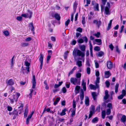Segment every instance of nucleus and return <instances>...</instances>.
Wrapping results in <instances>:
<instances>
[{
    "label": "nucleus",
    "mask_w": 126,
    "mask_h": 126,
    "mask_svg": "<svg viewBox=\"0 0 126 126\" xmlns=\"http://www.w3.org/2000/svg\"><path fill=\"white\" fill-rule=\"evenodd\" d=\"M79 48L81 50L75 49L73 51V55L74 58L77 56L80 57L81 58L84 57L85 56L84 51L86 48L85 46L84 45H81L79 46Z\"/></svg>",
    "instance_id": "1"
},
{
    "label": "nucleus",
    "mask_w": 126,
    "mask_h": 126,
    "mask_svg": "<svg viewBox=\"0 0 126 126\" xmlns=\"http://www.w3.org/2000/svg\"><path fill=\"white\" fill-rule=\"evenodd\" d=\"M20 95L19 93H17L15 95H13L11 97L9 98L11 103L12 104L14 103V100L16 102L17 99Z\"/></svg>",
    "instance_id": "2"
},
{
    "label": "nucleus",
    "mask_w": 126,
    "mask_h": 126,
    "mask_svg": "<svg viewBox=\"0 0 126 126\" xmlns=\"http://www.w3.org/2000/svg\"><path fill=\"white\" fill-rule=\"evenodd\" d=\"M80 79H78L76 78H72L70 79V81L71 83L74 85H78L80 84Z\"/></svg>",
    "instance_id": "3"
},
{
    "label": "nucleus",
    "mask_w": 126,
    "mask_h": 126,
    "mask_svg": "<svg viewBox=\"0 0 126 126\" xmlns=\"http://www.w3.org/2000/svg\"><path fill=\"white\" fill-rule=\"evenodd\" d=\"M43 57L44 56L42 54H41L40 55V57L39 58V61L41 63V64L40 66L41 69H42L43 64Z\"/></svg>",
    "instance_id": "4"
},
{
    "label": "nucleus",
    "mask_w": 126,
    "mask_h": 126,
    "mask_svg": "<svg viewBox=\"0 0 126 126\" xmlns=\"http://www.w3.org/2000/svg\"><path fill=\"white\" fill-rule=\"evenodd\" d=\"M7 86H12L14 83V80L12 79H11L8 80L6 82Z\"/></svg>",
    "instance_id": "5"
},
{
    "label": "nucleus",
    "mask_w": 126,
    "mask_h": 126,
    "mask_svg": "<svg viewBox=\"0 0 126 126\" xmlns=\"http://www.w3.org/2000/svg\"><path fill=\"white\" fill-rule=\"evenodd\" d=\"M93 23L97 26L98 28H99L101 24V22L100 20L98 21L96 20H94L93 21Z\"/></svg>",
    "instance_id": "6"
},
{
    "label": "nucleus",
    "mask_w": 126,
    "mask_h": 126,
    "mask_svg": "<svg viewBox=\"0 0 126 126\" xmlns=\"http://www.w3.org/2000/svg\"><path fill=\"white\" fill-rule=\"evenodd\" d=\"M80 97L81 100L80 104H82L83 103L82 100L84 98V92L82 89L81 90V93L80 94Z\"/></svg>",
    "instance_id": "7"
},
{
    "label": "nucleus",
    "mask_w": 126,
    "mask_h": 126,
    "mask_svg": "<svg viewBox=\"0 0 126 126\" xmlns=\"http://www.w3.org/2000/svg\"><path fill=\"white\" fill-rule=\"evenodd\" d=\"M106 65L108 68L110 69H112L113 67V64L110 61H108L107 62Z\"/></svg>",
    "instance_id": "8"
},
{
    "label": "nucleus",
    "mask_w": 126,
    "mask_h": 126,
    "mask_svg": "<svg viewBox=\"0 0 126 126\" xmlns=\"http://www.w3.org/2000/svg\"><path fill=\"white\" fill-rule=\"evenodd\" d=\"M32 88L34 89L35 87L36 83L35 77L34 75L33 76V79L32 80Z\"/></svg>",
    "instance_id": "9"
},
{
    "label": "nucleus",
    "mask_w": 126,
    "mask_h": 126,
    "mask_svg": "<svg viewBox=\"0 0 126 126\" xmlns=\"http://www.w3.org/2000/svg\"><path fill=\"white\" fill-rule=\"evenodd\" d=\"M34 113V112H32V113L28 115L26 119V124L28 125L29 124L30 120L32 117V116Z\"/></svg>",
    "instance_id": "10"
},
{
    "label": "nucleus",
    "mask_w": 126,
    "mask_h": 126,
    "mask_svg": "<svg viewBox=\"0 0 126 126\" xmlns=\"http://www.w3.org/2000/svg\"><path fill=\"white\" fill-rule=\"evenodd\" d=\"M29 27L30 29L32 32L33 34H35L34 28L32 22H31L29 24Z\"/></svg>",
    "instance_id": "11"
},
{
    "label": "nucleus",
    "mask_w": 126,
    "mask_h": 126,
    "mask_svg": "<svg viewBox=\"0 0 126 126\" xmlns=\"http://www.w3.org/2000/svg\"><path fill=\"white\" fill-rule=\"evenodd\" d=\"M107 0H101L103 4L101 5V12L104 11V5L105 4Z\"/></svg>",
    "instance_id": "12"
},
{
    "label": "nucleus",
    "mask_w": 126,
    "mask_h": 126,
    "mask_svg": "<svg viewBox=\"0 0 126 126\" xmlns=\"http://www.w3.org/2000/svg\"><path fill=\"white\" fill-rule=\"evenodd\" d=\"M25 65L27 66V67L26 68L27 70V71L28 72H29V66L30 65V63H28V61H26L25 62Z\"/></svg>",
    "instance_id": "13"
},
{
    "label": "nucleus",
    "mask_w": 126,
    "mask_h": 126,
    "mask_svg": "<svg viewBox=\"0 0 126 126\" xmlns=\"http://www.w3.org/2000/svg\"><path fill=\"white\" fill-rule=\"evenodd\" d=\"M27 12L28 13H26L27 18H28L29 19H30L32 17V12L29 9L27 10Z\"/></svg>",
    "instance_id": "14"
},
{
    "label": "nucleus",
    "mask_w": 126,
    "mask_h": 126,
    "mask_svg": "<svg viewBox=\"0 0 126 126\" xmlns=\"http://www.w3.org/2000/svg\"><path fill=\"white\" fill-rule=\"evenodd\" d=\"M109 91L107 90H106L105 92V95L104 96V99L105 100H107L109 97V95L108 94Z\"/></svg>",
    "instance_id": "15"
},
{
    "label": "nucleus",
    "mask_w": 126,
    "mask_h": 126,
    "mask_svg": "<svg viewBox=\"0 0 126 126\" xmlns=\"http://www.w3.org/2000/svg\"><path fill=\"white\" fill-rule=\"evenodd\" d=\"M105 77L106 78H108L111 75V74L109 71H106L105 72Z\"/></svg>",
    "instance_id": "16"
},
{
    "label": "nucleus",
    "mask_w": 126,
    "mask_h": 126,
    "mask_svg": "<svg viewBox=\"0 0 126 126\" xmlns=\"http://www.w3.org/2000/svg\"><path fill=\"white\" fill-rule=\"evenodd\" d=\"M110 8L107 7H105V13L107 15H110V12L109 11Z\"/></svg>",
    "instance_id": "17"
},
{
    "label": "nucleus",
    "mask_w": 126,
    "mask_h": 126,
    "mask_svg": "<svg viewBox=\"0 0 126 126\" xmlns=\"http://www.w3.org/2000/svg\"><path fill=\"white\" fill-rule=\"evenodd\" d=\"M92 95L94 100H95L97 96L96 93L94 92H93L92 93Z\"/></svg>",
    "instance_id": "18"
},
{
    "label": "nucleus",
    "mask_w": 126,
    "mask_h": 126,
    "mask_svg": "<svg viewBox=\"0 0 126 126\" xmlns=\"http://www.w3.org/2000/svg\"><path fill=\"white\" fill-rule=\"evenodd\" d=\"M85 104L87 106L89 105V99L88 96L85 97Z\"/></svg>",
    "instance_id": "19"
},
{
    "label": "nucleus",
    "mask_w": 126,
    "mask_h": 126,
    "mask_svg": "<svg viewBox=\"0 0 126 126\" xmlns=\"http://www.w3.org/2000/svg\"><path fill=\"white\" fill-rule=\"evenodd\" d=\"M86 83L84 82V80L82 81V85L83 86V88L84 91H85L86 90Z\"/></svg>",
    "instance_id": "20"
},
{
    "label": "nucleus",
    "mask_w": 126,
    "mask_h": 126,
    "mask_svg": "<svg viewBox=\"0 0 126 126\" xmlns=\"http://www.w3.org/2000/svg\"><path fill=\"white\" fill-rule=\"evenodd\" d=\"M100 78L99 77H97L96 78V80L95 82V84L96 86L97 87H99L98 83H99Z\"/></svg>",
    "instance_id": "21"
},
{
    "label": "nucleus",
    "mask_w": 126,
    "mask_h": 126,
    "mask_svg": "<svg viewBox=\"0 0 126 126\" xmlns=\"http://www.w3.org/2000/svg\"><path fill=\"white\" fill-rule=\"evenodd\" d=\"M28 112V107H27L25 109V112L24 113V116L25 118L27 117Z\"/></svg>",
    "instance_id": "22"
},
{
    "label": "nucleus",
    "mask_w": 126,
    "mask_h": 126,
    "mask_svg": "<svg viewBox=\"0 0 126 126\" xmlns=\"http://www.w3.org/2000/svg\"><path fill=\"white\" fill-rule=\"evenodd\" d=\"M54 17L55 18L58 20H60V15L58 13H55L54 14Z\"/></svg>",
    "instance_id": "23"
},
{
    "label": "nucleus",
    "mask_w": 126,
    "mask_h": 126,
    "mask_svg": "<svg viewBox=\"0 0 126 126\" xmlns=\"http://www.w3.org/2000/svg\"><path fill=\"white\" fill-rule=\"evenodd\" d=\"M121 120L122 122L124 123L126 122V116L125 115H123L121 119Z\"/></svg>",
    "instance_id": "24"
},
{
    "label": "nucleus",
    "mask_w": 126,
    "mask_h": 126,
    "mask_svg": "<svg viewBox=\"0 0 126 126\" xmlns=\"http://www.w3.org/2000/svg\"><path fill=\"white\" fill-rule=\"evenodd\" d=\"M89 87L90 89H91L95 90L96 88H98L97 87L96 85L95 86L92 84H90L89 85Z\"/></svg>",
    "instance_id": "25"
},
{
    "label": "nucleus",
    "mask_w": 126,
    "mask_h": 126,
    "mask_svg": "<svg viewBox=\"0 0 126 126\" xmlns=\"http://www.w3.org/2000/svg\"><path fill=\"white\" fill-rule=\"evenodd\" d=\"M112 21V20H111L110 21V22L108 24V26L107 29V30H109L111 28Z\"/></svg>",
    "instance_id": "26"
},
{
    "label": "nucleus",
    "mask_w": 126,
    "mask_h": 126,
    "mask_svg": "<svg viewBox=\"0 0 126 126\" xmlns=\"http://www.w3.org/2000/svg\"><path fill=\"white\" fill-rule=\"evenodd\" d=\"M60 97H57L56 98V100L54 103V105H56L59 102L60 100Z\"/></svg>",
    "instance_id": "27"
},
{
    "label": "nucleus",
    "mask_w": 126,
    "mask_h": 126,
    "mask_svg": "<svg viewBox=\"0 0 126 126\" xmlns=\"http://www.w3.org/2000/svg\"><path fill=\"white\" fill-rule=\"evenodd\" d=\"M98 121V119L97 117H95L93 118L92 120V122L94 123H95L97 122Z\"/></svg>",
    "instance_id": "28"
},
{
    "label": "nucleus",
    "mask_w": 126,
    "mask_h": 126,
    "mask_svg": "<svg viewBox=\"0 0 126 126\" xmlns=\"http://www.w3.org/2000/svg\"><path fill=\"white\" fill-rule=\"evenodd\" d=\"M66 110L65 109H64L63 110H62V112L60 113V115L61 116H63L66 114L65 112Z\"/></svg>",
    "instance_id": "29"
},
{
    "label": "nucleus",
    "mask_w": 126,
    "mask_h": 126,
    "mask_svg": "<svg viewBox=\"0 0 126 126\" xmlns=\"http://www.w3.org/2000/svg\"><path fill=\"white\" fill-rule=\"evenodd\" d=\"M98 6L99 4L98 3L96 4V5L94 6V8L95 10L99 11Z\"/></svg>",
    "instance_id": "30"
},
{
    "label": "nucleus",
    "mask_w": 126,
    "mask_h": 126,
    "mask_svg": "<svg viewBox=\"0 0 126 126\" xmlns=\"http://www.w3.org/2000/svg\"><path fill=\"white\" fill-rule=\"evenodd\" d=\"M3 33L4 35L6 36H8L9 35V33L8 31H4L3 32Z\"/></svg>",
    "instance_id": "31"
},
{
    "label": "nucleus",
    "mask_w": 126,
    "mask_h": 126,
    "mask_svg": "<svg viewBox=\"0 0 126 126\" xmlns=\"http://www.w3.org/2000/svg\"><path fill=\"white\" fill-rule=\"evenodd\" d=\"M76 64L79 67L82 66V65L81 61H78L77 62Z\"/></svg>",
    "instance_id": "32"
},
{
    "label": "nucleus",
    "mask_w": 126,
    "mask_h": 126,
    "mask_svg": "<svg viewBox=\"0 0 126 126\" xmlns=\"http://www.w3.org/2000/svg\"><path fill=\"white\" fill-rule=\"evenodd\" d=\"M78 4L76 2H75L73 5V9L74 10V13H75Z\"/></svg>",
    "instance_id": "33"
},
{
    "label": "nucleus",
    "mask_w": 126,
    "mask_h": 126,
    "mask_svg": "<svg viewBox=\"0 0 126 126\" xmlns=\"http://www.w3.org/2000/svg\"><path fill=\"white\" fill-rule=\"evenodd\" d=\"M119 86V84H116L115 87V92L116 93H117L118 92V88Z\"/></svg>",
    "instance_id": "34"
},
{
    "label": "nucleus",
    "mask_w": 126,
    "mask_h": 126,
    "mask_svg": "<svg viewBox=\"0 0 126 126\" xmlns=\"http://www.w3.org/2000/svg\"><path fill=\"white\" fill-rule=\"evenodd\" d=\"M95 42H96L99 43L98 45H100L102 44L101 40L100 39H96L95 40Z\"/></svg>",
    "instance_id": "35"
},
{
    "label": "nucleus",
    "mask_w": 126,
    "mask_h": 126,
    "mask_svg": "<svg viewBox=\"0 0 126 126\" xmlns=\"http://www.w3.org/2000/svg\"><path fill=\"white\" fill-rule=\"evenodd\" d=\"M106 111L105 110H103L102 112V116L103 119L105 118L106 115Z\"/></svg>",
    "instance_id": "36"
},
{
    "label": "nucleus",
    "mask_w": 126,
    "mask_h": 126,
    "mask_svg": "<svg viewBox=\"0 0 126 126\" xmlns=\"http://www.w3.org/2000/svg\"><path fill=\"white\" fill-rule=\"evenodd\" d=\"M29 45V43H23L21 44V46L23 47H27Z\"/></svg>",
    "instance_id": "37"
},
{
    "label": "nucleus",
    "mask_w": 126,
    "mask_h": 126,
    "mask_svg": "<svg viewBox=\"0 0 126 126\" xmlns=\"http://www.w3.org/2000/svg\"><path fill=\"white\" fill-rule=\"evenodd\" d=\"M76 109H73L72 111H71V115L72 117H73L74 116H75V114Z\"/></svg>",
    "instance_id": "38"
},
{
    "label": "nucleus",
    "mask_w": 126,
    "mask_h": 126,
    "mask_svg": "<svg viewBox=\"0 0 126 126\" xmlns=\"http://www.w3.org/2000/svg\"><path fill=\"white\" fill-rule=\"evenodd\" d=\"M26 70H27L26 68V69H24L23 68V67H22L21 70L23 74H25V73H26L27 74L29 72H27V73L26 72Z\"/></svg>",
    "instance_id": "39"
},
{
    "label": "nucleus",
    "mask_w": 126,
    "mask_h": 126,
    "mask_svg": "<svg viewBox=\"0 0 126 126\" xmlns=\"http://www.w3.org/2000/svg\"><path fill=\"white\" fill-rule=\"evenodd\" d=\"M94 112L92 111H90V114L89 115L88 118H90L92 116L93 114L94 113Z\"/></svg>",
    "instance_id": "40"
},
{
    "label": "nucleus",
    "mask_w": 126,
    "mask_h": 126,
    "mask_svg": "<svg viewBox=\"0 0 126 126\" xmlns=\"http://www.w3.org/2000/svg\"><path fill=\"white\" fill-rule=\"evenodd\" d=\"M111 113V110L110 109H107L106 110V113L107 115H109Z\"/></svg>",
    "instance_id": "41"
},
{
    "label": "nucleus",
    "mask_w": 126,
    "mask_h": 126,
    "mask_svg": "<svg viewBox=\"0 0 126 126\" xmlns=\"http://www.w3.org/2000/svg\"><path fill=\"white\" fill-rule=\"evenodd\" d=\"M80 88V86H77L75 87V90L78 91L76 93V94L78 93H79V91Z\"/></svg>",
    "instance_id": "42"
},
{
    "label": "nucleus",
    "mask_w": 126,
    "mask_h": 126,
    "mask_svg": "<svg viewBox=\"0 0 126 126\" xmlns=\"http://www.w3.org/2000/svg\"><path fill=\"white\" fill-rule=\"evenodd\" d=\"M104 54V53L101 51L99 52L98 54V57H101Z\"/></svg>",
    "instance_id": "43"
},
{
    "label": "nucleus",
    "mask_w": 126,
    "mask_h": 126,
    "mask_svg": "<svg viewBox=\"0 0 126 126\" xmlns=\"http://www.w3.org/2000/svg\"><path fill=\"white\" fill-rule=\"evenodd\" d=\"M95 63V67L96 68H98L99 67V65L97 62L96 61V60L94 61Z\"/></svg>",
    "instance_id": "44"
},
{
    "label": "nucleus",
    "mask_w": 126,
    "mask_h": 126,
    "mask_svg": "<svg viewBox=\"0 0 126 126\" xmlns=\"http://www.w3.org/2000/svg\"><path fill=\"white\" fill-rule=\"evenodd\" d=\"M100 34V33L99 32H98L96 33H95L94 35L97 38H99V37Z\"/></svg>",
    "instance_id": "45"
},
{
    "label": "nucleus",
    "mask_w": 126,
    "mask_h": 126,
    "mask_svg": "<svg viewBox=\"0 0 126 126\" xmlns=\"http://www.w3.org/2000/svg\"><path fill=\"white\" fill-rule=\"evenodd\" d=\"M105 83L106 85V86L107 87H109L110 85V83L109 81L108 80L106 81Z\"/></svg>",
    "instance_id": "46"
},
{
    "label": "nucleus",
    "mask_w": 126,
    "mask_h": 126,
    "mask_svg": "<svg viewBox=\"0 0 126 126\" xmlns=\"http://www.w3.org/2000/svg\"><path fill=\"white\" fill-rule=\"evenodd\" d=\"M82 22L83 24H84L85 23V17L83 16L82 17Z\"/></svg>",
    "instance_id": "47"
},
{
    "label": "nucleus",
    "mask_w": 126,
    "mask_h": 126,
    "mask_svg": "<svg viewBox=\"0 0 126 126\" xmlns=\"http://www.w3.org/2000/svg\"><path fill=\"white\" fill-rule=\"evenodd\" d=\"M94 49L95 51H99L100 50V48L99 47L96 46L94 47Z\"/></svg>",
    "instance_id": "48"
},
{
    "label": "nucleus",
    "mask_w": 126,
    "mask_h": 126,
    "mask_svg": "<svg viewBox=\"0 0 126 126\" xmlns=\"http://www.w3.org/2000/svg\"><path fill=\"white\" fill-rule=\"evenodd\" d=\"M78 42L80 43H83L84 42L83 40L82 39H80L78 40Z\"/></svg>",
    "instance_id": "49"
},
{
    "label": "nucleus",
    "mask_w": 126,
    "mask_h": 126,
    "mask_svg": "<svg viewBox=\"0 0 126 126\" xmlns=\"http://www.w3.org/2000/svg\"><path fill=\"white\" fill-rule=\"evenodd\" d=\"M109 47L110 48L111 50H113L114 48V46L112 45V44H111L110 45H109Z\"/></svg>",
    "instance_id": "50"
},
{
    "label": "nucleus",
    "mask_w": 126,
    "mask_h": 126,
    "mask_svg": "<svg viewBox=\"0 0 126 126\" xmlns=\"http://www.w3.org/2000/svg\"><path fill=\"white\" fill-rule=\"evenodd\" d=\"M94 110H95V108H94V107L93 105H92L91 106V108L90 109V111H92L93 112H94Z\"/></svg>",
    "instance_id": "51"
},
{
    "label": "nucleus",
    "mask_w": 126,
    "mask_h": 126,
    "mask_svg": "<svg viewBox=\"0 0 126 126\" xmlns=\"http://www.w3.org/2000/svg\"><path fill=\"white\" fill-rule=\"evenodd\" d=\"M68 53V51H66L64 53V57L65 59H66L67 58Z\"/></svg>",
    "instance_id": "52"
},
{
    "label": "nucleus",
    "mask_w": 126,
    "mask_h": 126,
    "mask_svg": "<svg viewBox=\"0 0 126 126\" xmlns=\"http://www.w3.org/2000/svg\"><path fill=\"white\" fill-rule=\"evenodd\" d=\"M87 72L88 74H89L90 73V69L89 67H88L87 68Z\"/></svg>",
    "instance_id": "53"
},
{
    "label": "nucleus",
    "mask_w": 126,
    "mask_h": 126,
    "mask_svg": "<svg viewBox=\"0 0 126 126\" xmlns=\"http://www.w3.org/2000/svg\"><path fill=\"white\" fill-rule=\"evenodd\" d=\"M14 56H13L11 59V64L12 66H13L14 64Z\"/></svg>",
    "instance_id": "54"
},
{
    "label": "nucleus",
    "mask_w": 126,
    "mask_h": 126,
    "mask_svg": "<svg viewBox=\"0 0 126 126\" xmlns=\"http://www.w3.org/2000/svg\"><path fill=\"white\" fill-rule=\"evenodd\" d=\"M107 107L110 109H112V105L111 103H109L107 105Z\"/></svg>",
    "instance_id": "55"
},
{
    "label": "nucleus",
    "mask_w": 126,
    "mask_h": 126,
    "mask_svg": "<svg viewBox=\"0 0 126 126\" xmlns=\"http://www.w3.org/2000/svg\"><path fill=\"white\" fill-rule=\"evenodd\" d=\"M76 31L80 32H82V29L80 28L79 27L76 29Z\"/></svg>",
    "instance_id": "56"
},
{
    "label": "nucleus",
    "mask_w": 126,
    "mask_h": 126,
    "mask_svg": "<svg viewBox=\"0 0 126 126\" xmlns=\"http://www.w3.org/2000/svg\"><path fill=\"white\" fill-rule=\"evenodd\" d=\"M16 19L17 20L19 21H21L22 19V16H18L16 17Z\"/></svg>",
    "instance_id": "57"
},
{
    "label": "nucleus",
    "mask_w": 126,
    "mask_h": 126,
    "mask_svg": "<svg viewBox=\"0 0 126 126\" xmlns=\"http://www.w3.org/2000/svg\"><path fill=\"white\" fill-rule=\"evenodd\" d=\"M30 91H31V92L30 93V94H29V95L30 96L29 98H31L32 97V94L33 91V90L32 89H31L30 90Z\"/></svg>",
    "instance_id": "58"
},
{
    "label": "nucleus",
    "mask_w": 126,
    "mask_h": 126,
    "mask_svg": "<svg viewBox=\"0 0 126 126\" xmlns=\"http://www.w3.org/2000/svg\"><path fill=\"white\" fill-rule=\"evenodd\" d=\"M32 38H31L30 37H29L26 38L25 39V41L26 42H28L32 40Z\"/></svg>",
    "instance_id": "59"
},
{
    "label": "nucleus",
    "mask_w": 126,
    "mask_h": 126,
    "mask_svg": "<svg viewBox=\"0 0 126 126\" xmlns=\"http://www.w3.org/2000/svg\"><path fill=\"white\" fill-rule=\"evenodd\" d=\"M122 95H123L124 96H125L126 94V91L124 90H123L122 92Z\"/></svg>",
    "instance_id": "60"
},
{
    "label": "nucleus",
    "mask_w": 126,
    "mask_h": 126,
    "mask_svg": "<svg viewBox=\"0 0 126 126\" xmlns=\"http://www.w3.org/2000/svg\"><path fill=\"white\" fill-rule=\"evenodd\" d=\"M7 110L9 111H11L12 110V107L10 106H8L7 107Z\"/></svg>",
    "instance_id": "61"
},
{
    "label": "nucleus",
    "mask_w": 126,
    "mask_h": 126,
    "mask_svg": "<svg viewBox=\"0 0 126 126\" xmlns=\"http://www.w3.org/2000/svg\"><path fill=\"white\" fill-rule=\"evenodd\" d=\"M81 76V74L80 73H78L76 74V77L77 78H80Z\"/></svg>",
    "instance_id": "62"
},
{
    "label": "nucleus",
    "mask_w": 126,
    "mask_h": 126,
    "mask_svg": "<svg viewBox=\"0 0 126 126\" xmlns=\"http://www.w3.org/2000/svg\"><path fill=\"white\" fill-rule=\"evenodd\" d=\"M76 102L74 100H73V107L74 109H76Z\"/></svg>",
    "instance_id": "63"
},
{
    "label": "nucleus",
    "mask_w": 126,
    "mask_h": 126,
    "mask_svg": "<svg viewBox=\"0 0 126 126\" xmlns=\"http://www.w3.org/2000/svg\"><path fill=\"white\" fill-rule=\"evenodd\" d=\"M70 21V20L69 19H68L67 20L66 22H65V25L66 26H67L69 23Z\"/></svg>",
    "instance_id": "64"
}]
</instances>
